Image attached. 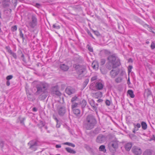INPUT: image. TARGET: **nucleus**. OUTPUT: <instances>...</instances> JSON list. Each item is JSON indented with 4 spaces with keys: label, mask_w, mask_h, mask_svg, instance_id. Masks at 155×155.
I'll return each instance as SVG.
<instances>
[{
    "label": "nucleus",
    "mask_w": 155,
    "mask_h": 155,
    "mask_svg": "<svg viewBox=\"0 0 155 155\" xmlns=\"http://www.w3.org/2000/svg\"><path fill=\"white\" fill-rule=\"evenodd\" d=\"M107 139L106 136L100 134L97 137L96 139V142L98 143H102L106 142Z\"/></svg>",
    "instance_id": "obj_8"
},
{
    "label": "nucleus",
    "mask_w": 155,
    "mask_h": 155,
    "mask_svg": "<svg viewBox=\"0 0 155 155\" xmlns=\"http://www.w3.org/2000/svg\"><path fill=\"white\" fill-rule=\"evenodd\" d=\"M119 141L116 138L113 139L110 141L108 146L110 151L112 153H114L118 147Z\"/></svg>",
    "instance_id": "obj_3"
},
{
    "label": "nucleus",
    "mask_w": 155,
    "mask_h": 155,
    "mask_svg": "<svg viewBox=\"0 0 155 155\" xmlns=\"http://www.w3.org/2000/svg\"><path fill=\"white\" fill-rule=\"evenodd\" d=\"M132 147V144L131 143H126L124 145V148L125 150L127 151H129Z\"/></svg>",
    "instance_id": "obj_18"
},
{
    "label": "nucleus",
    "mask_w": 155,
    "mask_h": 155,
    "mask_svg": "<svg viewBox=\"0 0 155 155\" xmlns=\"http://www.w3.org/2000/svg\"><path fill=\"white\" fill-rule=\"evenodd\" d=\"M60 127V125L59 124H58V123H57L56 124V127L57 128H59Z\"/></svg>",
    "instance_id": "obj_58"
},
{
    "label": "nucleus",
    "mask_w": 155,
    "mask_h": 155,
    "mask_svg": "<svg viewBox=\"0 0 155 155\" xmlns=\"http://www.w3.org/2000/svg\"><path fill=\"white\" fill-rule=\"evenodd\" d=\"M150 47L152 49H153L155 48V43L153 41L152 42Z\"/></svg>",
    "instance_id": "obj_41"
},
{
    "label": "nucleus",
    "mask_w": 155,
    "mask_h": 155,
    "mask_svg": "<svg viewBox=\"0 0 155 155\" xmlns=\"http://www.w3.org/2000/svg\"><path fill=\"white\" fill-rule=\"evenodd\" d=\"M97 78V76H94L91 78V81H94L95 80H96Z\"/></svg>",
    "instance_id": "obj_45"
},
{
    "label": "nucleus",
    "mask_w": 155,
    "mask_h": 155,
    "mask_svg": "<svg viewBox=\"0 0 155 155\" xmlns=\"http://www.w3.org/2000/svg\"><path fill=\"white\" fill-rule=\"evenodd\" d=\"M120 71L119 69L118 68H114L110 72V76L112 78H114L119 74Z\"/></svg>",
    "instance_id": "obj_9"
},
{
    "label": "nucleus",
    "mask_w": 155,
    "mask_h": 155,
    "mask_svg": "<svg viewBox=\"0 0 155 155\" xmlns=\"http://www.w3.org/2000/svg\"><path fill=\"white\" fill-rule=\"evenodd\" d=\"M132 152L134 153L136 155H140L142 153L141 149L137 147H134L132 150Z\"/></svg>",
    "instance_id": "obj_10"
},
{
    "label": "nucleus",
    "mask_w": 155,
    "mask_h": 155,
    "mask_svg": "<svg viewBox=\"0 0 155 155\" xmlns=\"http://www.w3.org/2000/svg\"><path fill=\"white\" fill-rule=\"evenodd\" d=\"M122 79L120 77H118L115 79V81L117 83H119L121 82Z\"/></svg>",
    "instance_id": "obj_33"
},
{
    "label": "nucleus",
    "mask_w": 155,
    "mask_h": 155,
    "mask_svg": "<svg viewBox=\"0 0 155 155\" xmlns=\"http://www.w3.org/2000/svg\"><path fill=\"white\" fill-rule=\"evenodd\" d=\"M99 150L101 152H102L104 153L106 152V150L105 148V146L104 145H102L100 146L99 148Z\"/></svg>",
    "instance_id": "obj_21"
},
{
    "label": "nucleus",
    "mask_w": 155,
    "mask_h": 155,
    "mask_svg": "<svg viewBox=\"0 0 155 155\" xmlns=\"http://www.w3.org/2000/svg\"><path fill=\"white\" fill-rule=\"evenodd\" d=\"M7 51L10 54H11L12 52L11 50L10 49V48L9 46H7L5 47Z\"/></svg>",
    "instance_id": "obj_39"
},
{
    "label": "nucleus",
    "mask_w": 155,
    "mask_h": 155,
    "mask_svg": "<svg viewBox=\"0 0 155 155\" xmlns=\"http://www.w3.org/2000/svg\"><path fill=\"white\" fill-rule=\"evenodd\" d=\"M55 147L56 148H60L61 147V146L60 145L57 144L56 145Z\"/></svg>",
    "instance_id": "obj_55"
},
{
    "label": "nucleus",
    "mask_w": 155,
    "mask_h": 155,
    "mask_svg": "<svg viewBox=\"0 0 155 155\" xmlns=\"http://www.w3.org/2000/svg\"><path fill=\"white\" fill-rule=\"evenodd\" d=\"M84 148L89 152H91L92 151V148L89 145L87 144H85L84 146Z\"/></svg>",
    "instance_id": "obj_27"
},
{
    "label": "nucleus",
    "mask_w": 155,
    "mask_h": 155,
    "mask_svg": "<svg viewBox=\"0 0 155 155\" xmlns=\"http://www.w3.org/2000/svg\"><path fill=\"white\" fill-rule=\"evenodd\" d=\"M141 125L142 128L143 130H145L147 129V125L145 122L142 121L141 123Z\"/></svg>",
    "instance_id": "obj_26"
},
{
    "label": "nucleus",
    "mask_w": 155,
    "mask_h": 155,
    "mask_svg": "<svg viewBox=\"0 0 155 155\" xmlns=\"http://www.w3.org/2000/svg\"><path fill=\"white\" fill-rule=\"evenodd\" d=\"M66 109L64 107H60L58 110V112L59 115L63 116L65 113Z\"/></svg>",
    "instance_id": "obj_17"
},
{
    "label": "nucleus",
    "mask_w": 155,
    "mask_h": 155,
    "mask_svg": "<svg viewBox=\"0 0 155 155\" xmlns=\"http://www.w3.org/2000/svg\"><path fill=\"white\" fill-rule=\"evenodd\" d=\"M13 77V76L12 75H9L6 78V79L7 80L9 81Z\"/></svg>",
    "instance_id": "obj_44"
},
{
    "label": "nucleus",
    "mask_w": 155,
    "mask_h": 155,
    "mask_svg": "<svg viewBox=\"0 0 155 155\" xmlns=\"http://www.w3.org/2000/svg\"><path fill=\"white\" fill-rule=\"evenodd\" d=\"M29 146V148L31 149L34 151H35L37 149V147L40 145L39 142L37 140H32L30 141L28 143Z\"/></svg>",
    "instance_id": "obj_6"
},
{
    "label": "nucleus",
    "mask_w": 155,
    "mask_h": 155,
    "mask_svg": "<svg viewBox=\"0 0 155 155\" xmlns=\"http://www.w3.org/2000/svg\"><path fill=\"white\" fill-rule=\"evenodd\" d=\"M20 38H21L23 40L24 39V35L23 33H22L21 30H20Z\"/></svg>",
    "instance_id": "obj_38"
},
{
    "label": "nucleus",
    "mask_w": 155,
    "mask_h": 155,
    "mask_svg": "<svg viewBox=\"0 0 155 155\" xmlns=\"http://www.w3.org/2000/svg\"><path fill=\"white\" fill-rule=\"evenodd\" d=\"M134 128L133 130V132L134 133H135V132L137 131L138 130V128L137 127L135 126L134 125Z\"/></svg>",
    "instance_id": "obj_46"
},
{
    "label": "nucleus",
    "mask_w": 155,
    "mask_h": 155,
    "mask_svg": "<svg viewBox=\"0 0 155 155\" xmlns=\"http://www.w3.org/2000/svg\"><path fill=\"white\" fill-rule=\"evenodd\" d=\"M73 60L76 62H81L83 61L82 58L79 56L78 55H74Z\"/></svg>",
    "instance_id": "obj_16"
},
{
    "label": "nucleus",
    "mask_w": 155,
    "mask_h": 155,
    "mask_svg": "<svg viewBox=\"0 0 155 155\" xmlns=\"http://www.w3.org/2000/svg\"><path fill=\"white\" fill-rule=\"evenodd\" d=\"M78 98V97L77 96H74V97H72V98L71 99V103H73V102H76L75 101H77Z\"/></svg>",
    "instance_id": "obj_32"
},
{
    "label": "nucleus",
    "mask_w": 155,
    "mask_h": 155,
    "mask_svg": "<svg viewBox=\"0 0 155 155\" xmlns=\"http://www.w3.org/2000/svg\"><path fill=\"white\" fill-rule=\"evenodd\" d=\"M75 89L71 87H67L65 89L66 93L68 95H70L75 92Z\"/></svg>",
    "instance_id": "obj_13"
},
{
    "label": "nucleus",
    "mask_w": 155,
    "mask_h": 155,
    "mask_svg": "<svg viewBox=\"0 0 155 155\" xmlns=\"http://www.w3.org/2000/svg\"><path fill=\"white\" fill-rule=\"evenodd\" d=\"M53 27L57 29H58L60 28V26L59 25L54 24L53 25Z\"/></svg>",
    "instance_id": "obj_36"
},
{
    "label": "nucleus",
    "mask_w": 155,
    "mask_h": 155,
    "mask_svg": "<svg viewBox=\"0 0 155 155\" xmlns=\"http://www.w3.org/2000/svg\"><path fill=\"white\" fill-rule=\"evenodd\" d=\"M74 67L75 68L77 73L79 75H83L86 70V67L83 65L74 64Z\"/></svg>",
    "instance_id": "obj_5"
},
{
    "label": "nucleus",
    "mask_w": 155,
    "mask_h": 155,
    "mask_svg": "<svg viewBox=\"0 0 155 155\" xmlns=\"http://www.w3.org/2000/svg\"><path fill=\"white\" fill-rule=\"evenodd\" d=\"M151 140L155 141V137L153 136L151 138Z\"/></svg>",
    "instance_id": "obj_61"
},
{
    "label": "nucleus",
    "mask_w": 155,
    "mask_h": 155,
    "mask_svg": "<svg viewBox=\"0 0 155 155\" xmlns=\"http://www.w3.org/2000/svg\"><path fill=\"white\" fill-rule=\"evenodd\" d=\"M145 93L147 94V96H148L151 94V91L148 89L145 90Z\"/></svg>",
    "instance_id": "obj_37"
},
{
    "label": "nucleus",
    "mask_w": 155,
    "mask_h": 155,
    "mask_svg": "<svg viewBox=\"0 0 155 155\" xmlns=\"http://www.w3.org/2000/svg\"><path fill=\"white\" fill-rule=\"evenodd\" d=\"M105 103L106 104L107 106H109L110 105V101L108 100H106Z\"/></svg>",
    "instance_id": "obj_48"
},
{
    "label": "nucleus",
    "mask_w": 155,
    "mask_h": 155,
    "mask_svg": "<svg viewBox=\"0 0 155 155\" xmlns=\"http://www.w3.org/2000/svg\"><path fill=\"white\" fill-rule=\"evenodd\" d=\"M127 84H130V82L129 78H128V79L127 80Z\"/></svg>",
    "instance_id": "obj_63"
},
{
    "label": "nucleus",
    "mask_w": 155,
    "mask_h": 155,
    "mask_svg": "<svg viewBox=\"0 0 155 155\" xmlns=\"http://www.w3.org/2000/svg\"><path fill=\"white\" fill-rule=\"evenodd\" d=\"M101 73L104 74H106L107 73V70L104 68H101Z\"/></svg>",
    "instance_id": "obj_31"
},
{
    "label": "nucleus",
    "mask_w": 155,
    "mask_h": 155,
    "mask_svg": "<svg viewBox=\"0 0 155 155\" xmlns=\"http://www.w3.org/2000/svg\"><path fill=\"white\" fill-rule=\"evenodd\" d=\"M71 108L72 110L76 109L78 107L79 105L78 103L76 102L71 103Z\"/></svg>",
    "instance_id": "obj_23"
},
{
    "label": "nucleus",
    "mask_w": 155,
    "mask_h": 155,
    "mask_svg": "<svg viewBox=\"0 0 155 155\" xmlns=\"http://www.w3.org/2000/svg\"><path fill=\"white\" fill-rule=\"evenodd\" d=\"M25 119L24 118H22L21 119V120H20V123L21 124H24V121Z\"/></svg>",
    "instance_id": "obj_49"
},
{
    "label": "nucleus",
    "mask_w": 155,
    "mask_h": 155,
    "mask_svg": "<svg viewBox=\"0 0 155 155\" xmlns=\"http://www.w3.org/2000/svg\"><path fill=\"white\" fill-rule=\"evenodd\" d=\"M80 104L81 105V108L82 109V110H84V108L85 107L87 104V102L85 100L83 99L81 102L80 103Z\"/></svg>",
    "instance_id": "obj_24"
},
{
    "label": "nucleus",
    "mask_w": 155,
    "mask_h": 155,
    "mask_svg": "<svg viewBox=\"0 0 155 155\" xmlns=\"http://www.w3.org/2000/svg\"><path fill=\"white\" fill-rule=\"evenodd\" d=\"M60 68L61 69L65 71H68L69 69L68 66L64 64H61L60 65Z\"/></svg>",
    "instance_id": "obj_19"
},
{
    "label": "nucleus",
    "mask_w": 155,
    "mask_h": 155,
    "mask_svg": "<svg viewBox=\"0 0 155 155\" xmlns=\"http://www.w3.org/2000/svg\"><path fill=\"white\" fill-rule=\"evenodd\" d=\"M133 68V66L132 65L129 66L128 68V73L129 74L131 71V69Z\"/></svg>",
    "instance_id": "obj_40"
},
{
    "label": "nucleus",
    "mask_w": 155,
    "mask_h": 155,
    "mask_svg": "<svg viewBox=\"0 0 155 155\" xmlns=\"http://www.w3.org/2000/svg\"><path fill=\"white\" fill-rule=\"evenodd\" d=\"M53 118L56 120L57 123H58V120L55 117L53 116Z\"/></svg>",
    "instance_id": "obj_57"
},
{
    "label": "nucleus",
    "mask_w": 155,
    "mask_h": 155,
    "mask_svg": "<svg viewBox=\"0 0 155 155\" xmlns=\"http://www.w3.org/2000/svg\"><path fill=\"white\" fill-rule=\"evenodd\" d=\"M92 66L94 69H97L98 68V65L97 64H95L94 63H92Z\"/></svg>",
    "instance_id": "obj_42"
},
{
    "label": "nucleus",
    "mask_w": 155,
    "mask_h": 155,
    "mask_svg": "<svg viewBox=\"0 0 155 155\" xmlns=\"http://www.w3.org/2000/svg\"><path fill=\"white\" fill-rule=\"evenodd\" d=\"M48 87V84L45 83H41L36 87L37 91L35 93L36 95H40L43 98L45 99L47 95V90Z\"/></svg>",
    "instance_id": "obj_1"
},
{
    "label": "nucleus",
    "mask_w": 155,
    "mask_h": 155,
    "mask_svg": "<svg viewBox=\"0 0 155 155\" xmlns=\"http://www.w3.org/2000/svg\"><path fill=\"white\" fill-rule=\"evenodd\" d=\"M66 151L68 153H72L75 154L76 153V151L73 149L69 147H67L65 148Z\"/></svg>",
    "instance_id": "obj_20"
},
{
    "label": "nucleus",
    "mask_w": 155,
    "mask_h": 155,
    "mask_svg": "<svg viewBox=\"0 0 155 155\" xmlns=\"http://www.w3.org/2000/svg\"><path fill=\"white\" fill-rule=\"evenodd\" d=\"M128 62H133V61H132V59L131 58H129L128 59Z\"/></svg>",
    "instance_id": "obj_60"
},
{
    "label": "nucleus",
    "mask_w": 155,
    "mask_h": 155,
    "mask_svg": "<svg viewBox=\"0 0 155 155\" xmlns=\"http://www.w3.org/2000/svg\"><path fill=\"white\" fill-rule=\"evenodd\" d=\"M72 110L73 113L77 117L80 118L82 116V114L81 113L80 109L76 108L72 109Z\"/></svg>",
    "instance_id": "obj_14"
},
{
    "label": "nucleus",
    "mask_w": 155,
    "mask_h": 155,
    "mask_svg": "<svg viewBox=\"0 0 155 155\" xmlns=\"http://www.w3.org/2000/svg\"><path fill=\"white\" fill-rule=\"evenodd\" d=\"M51 94L54 96L59 97L61 95V93L59 91L57 86L51 88Z\"/></svg>",
    "instance_id": "obj_7"
},
{
    "label": "nucleus",
    "mask_w": 155,
    "mask_h": 155,
    "mask_svg": "<svg viewBox=\"0 0 155 155\" xmlns=\"http://www.w3.org/2000/svg\"><path fill=\"white\" fill-rule=\"evenodd\" d=\"M102 52L107 55H109L110 54V52L108 50H106L102 51Z\"/></svg>",
    "instance_id": "obj_30"
},
{
    "label": "nucleus",
    "mask_w": 155,
    "mask_h": 155,
    "mask_svg": "<svg viewBox=\"0 0 155 155\" xmlns=\"http://www.w3.org/2000/svg\"><path fill=\"white\" fill-rule=\"evenodd\" d=\"M95 85L97 90H101L103 89L104 86V83L102 81H99L96 82Z\"/></svg>",
    "instance_id": "obj_11"
},
{
    "label": "nucleus",
    "mask_w": 155,
    "mask_h": 155,
    "mask_svg": "<svg viewBox=\"0 0 155 155\" xmlns=\"http://www.w3.org/2000/svg\"><path fill=\"white\" fill-rule=\"evenodd\" d=\"M10 54L15 59H16L17 58V56L15 53L12 51V52Z\"/></svg>",
    "instance_id": "obj_43"
},
{
    "label": "nucleus",
    "mask_w": 155,
    "mask_h": 155,
    "mask_svg": "<svg viewBox=\"0 0 155 155\" xmlns=\"http://www.w3.org/2000/svg\"><path fill=\"white\" fill-rule=\"evenodd\" d=\"M10 3V0H4L2 2V4L4 7H8Z\"/></svg>",
    "instance_id": "obj_22"
},
{
    "label": "nucleus",
    "mask_w": 155,
    "mask_h": 155,
    "mask_svg": "<svg viewBox=\"0 0 155 155\" xmlns=\"http://www.w3.org/2000/svg\"><path fill=\"white\" fill-rule=\"evenodd\" d=\"M37 19L34 16H32V21L29 22L30 26L32 28H34L37 25Z\"/></svg>",
    "instance_id": "obj_12"
},
{
    "label": "nucleus",
    "mask_w": 155,
    "mask_h": 155,
    "mask_svg": "<svg viewBox=\"0 0 155 155\" xmlns=\"http://www.w3.org/2000/svg\"><path fill=\"white\" fill-rule=\"evenodd\" d=\"M152 152L150 150L147 149L143 153V155H151Z\"/></svg>",
    "instance_id": "obj_28"
},
{
    "label": "nucleus",
    "mask_w": 155,
    "mask_h": 155,
    "mask_svg": "<svg viewBox=\"0 0 155 155\" xmlns=\"http://www.w3.org/2000/svg\"><path fill=\"white\" fill-rule=\"evenodd\" d=\"M106 68L109 70H111L112 69H113L114 68H116L117 67V66L114 65L113 64V63L110 62L109 61L106 64Z\"/></svg>",
    "instance_id": "obj_15"
},
{
    "label": "nucleus",
    "mask_w": 155,
    "mask_h": 155,
    "mask_svg": "<svg viewBox=\"0 0 155 155\" xmlns=\"http://www.w3.org/2000/svg\"><path fill=\"white\" fill-rule=\"evenodd\" d=\"M103 101V100L102 99H99L97 100V101L98 102H101Z\"/></svg>",
    "instance_id": "obj_62"
},
{
    "label": "nucleus",
    "mask_w": 155,
    "mask_h": 155,
    "mask_svg": "<svg viewBox=\"0 0 155 155\" xmlns=\"http://www.w3.org/2000/svg\"><path fill=\"white\" fill-rule=\"evenodd\" d=\"M32 110H33V111H34V112H36L37 111V109L35 107H33V108Z\"/></svg>",
    "instance_id": "obj_59"
},
{
    "label": "nucleus",
    "mask_w": 155,
    "mask_h": 155,
    "mask_svg": "<svg viewBox=\"0 0 155 155\" xmlns=\"http://www.w3.org/2000/svg\"><path fill=\"white\" fill-rule=\"evenodd\" d=\"M94 101H92V102H93L92 103H91V106L92 107H93L94 105V104H94Z\"/></svg>",
    "instance_id": "obj_64"
},
{
    "label": "nucleus",
    "mask_w": 155,
    "mask_h": 155,
    "mask_svg": "<svg viewBox=\"0 0 155 155\" xmlns=\"http://www.w3.org/2000/svg\"><path fill=\"white\" fill-rule=\"evenodd\" d=\"M92 107L93 110L97 112V108L95 104H94V105L93 107Z\"/></svg>",
    "instance_id": "obj_47"
},
{
    "label": "nucleus",
    "mask_w": 155,
    "mask_h": 155,
    "mask_svg": "<svg viewBox=\"0 0 155 155\" xmlns=\"http://www.w3.org/2000/svg\"><path fill=\"white\" fill-rule=\"evenodd\" d=\"M10 82L9 81L7 80L6 82V85L8 86H9L10 85Z\"/></svg>",
    "instance_id": "obj_54"
},
{
    "label": "nucleus",
    "mask_w": 155,
    "mask_h": 155,
    "mask_svg": "<svg viewBox=\"0 0 155 155\" xmlns=\"http://www.w3.org/2000/svg\"><path fill=\"white\" fill-rule=\"evenodd\" d=\"M64 144L70 146H71L73 147H75V145L74 144L69 142H66Z\"/></svg>",
    "instance_id": "obj_29"
},
{
    "label": "nucleus",
    "mask_w": 155,
    "mask_h": 155,
    "mask_svg": "<svg viewBox=\"0 0 155 155\" xmlns=\"http://www.w3.org/2000/svg\"><path fill=\"white\" fill-rule=\"evenodd\" d=\"M134 125L135 126L138 128H140L141 127L140 124L139 123L137 124L136 125H135V124H134Z\"/></svg>",
    "instance_id": "obj_51"
},
{
    "label": "nucleus",
    "mask_w": 155,
    "mask_h": 155,
    "mask_svg": "<svg viewBox=\"0 0 155 155\" xmlns=\"http://www.w3.org/2000/svg\"><path fill=\"white\" fill-rule=\"evenodd\" d=\"M88 82H89L88 79H87L85 80V81H84V84H85V85H86L88 83Z\"/></svg>",
    "instance_id": "obj_52"
},
{
    "label": "nucleus",
    "mask_w": 155,
    "mask_h": 155,
    "mask_svg": "<svg viewBox=\"0 0 155 155\" xmlns=\"http://www.w3.org/2000/svg\"><path fill=\"white\" fill-rule=\"evenodd\" d=\"M127 93L131 98H133L134 97L135 95L134 94L133 91L132 90H128L127 91Z\"/></svg>",
    "instance_id": "obj_25"
},
{
    "label": "nucleus",
    "mask_w": 155,
    "mask_h": 155,
    "mask_svg": "<svg viewBox=\"0 0 155 155\" xmlns=\"http://www.w3.org/2000/svg\"><path fill=\"white\" fill-rule=\"evenodd\" d=\"M17 26L16 25L13 26L11 27V30L12 31H14L17 30Z\"/></svg>",
    "instance_id": "obj_35"
},
{
    "label": "nucleus",
    "mask_w": 155,
    "mask_h": 155,
    "mask_svg": "<svg viewBox=\"0 0 155 155\" xmlns=\"http://www.w3.org/2000/svg\"><path fill=\"white\" fill-rule=\"evenodd\" d=\"M21 58H22V60L23 61H25V58H24V55L23 54H22L21 55Z\"/></svg>",
    "instance_id": "obj_56"
},
{
    "label": "nucleus",
    "mask_w": 155,
    "mask_h": 155,
    "mask_svg": "<svg viewBox=\"0 0 155 155\" xmlns=\"http://www.w3.org/2000/svg\"><path fill=\"white\" fill-rule=\"evenodd\" d=\"M125 74V71H124L122 70L121 71L120 74L121 75L123 76L124 74Z\"/></svg>",
    "instance_id": "obj_53"
},
{
    "label": "nucleus",
    "mask_w": 155,
    "mask_h": 155,
    "mask_svg": "<svg viewBox=\"0 0 155 155\" xmlns=\"http://www.w3.org/2000/svg\"><path fill=\"white\" fill-rule=\"evenodd\" d=\"M105 62V60L104 59H102L101 60V64L102 65L104 64Z\"/></svg>",
    "instance_id": "obj_50"
},
{
    "label": "nucleus",
    "mask_w": 155,
    "mask_h": 155,
    "mask_svg": "<svg viewBox=\"0 0 155 155\" xmlns=\"http://www.w3.org/2000/svg\"><path fill=\"white\" fill-rule=\"evenodd\" d=\"M97 123L95 117L90 114L87 115L84 121V126L87 130H90L93 128Z\"/></svg>",
    "instance_id": "obj_2"
},
{
    "label": "nucleus",
    "mask_w": 155,
    "mask_h": 155,
    "mask_svg": "<svg viewBox=\"0 0 155 155\" xmlns=\"http://www.w3.org/2000/svg\"><path fill=\"white\" fill-rule=\"evenodd\" d=\"M109 61L113 63L114 66H118L120 64L119 59L116 57L115 54L110 55L107 58Z\"/></svg>",
    "instance_id": "obj_4"
},
{
    "label": "nucleus",
    "mask_w": 155,
    "mask_h": 155,
    "mask_svg": "<svg viewBox=\"0 0 155 155\" xmlns=\"http://www.w3.org/2000/svg\"><path fill=\"white\" fill-rule=\"evenodd\" d=\"M87 48L88 50L90 52L93 51V48L90 46L88 44L87 45Z\"/></svg>",
    "instance_id": "obj_34"
}]
</instances>
